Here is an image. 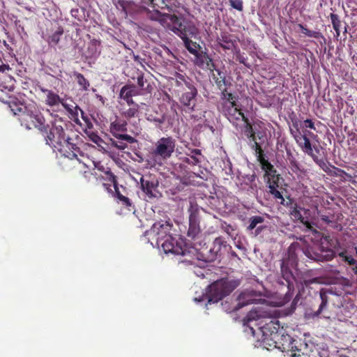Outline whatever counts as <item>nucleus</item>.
Segmentation results:
<instances>
[{"label": "nucleus", "mask_w": 357, "mask_h": 357, "mask_svg": "<svg viewBox=\"0 0 357 357\" xmlns=\"http://www.w3.org/2000/svg\"><path fill=\"white\" fill-rule=\"evenodd\" d=\"M239 285V280L228 278L218 280L208 286L205 296L200 299L195 298V301H202L206 298L208 303H218L229 296Z\"/></svg>", "instance_id": "f257e3e1"}, {"label": "nucleus", "mask_w": 357, "mask_h": 357, "mask_svg": "<svg viewBox=\"0 0 357 357\" xmlns=\"http://www.w3.org/2000/svg\"><path fill=\"white\" fill-rule=\"evenodd\" d=\"M280 328V325L278 320H271L267 324L266 328L263 331L264 337L261 342L264 348L268 350L277 349V342L280 337L278 332Z\"/></svg>", "instance_id": "f03ea898"}, {"label": "nucleus", "mask_w": 357, "mask_h": 357, "mask_svg": "<svg viewBox=\"0 0 357 357\" xmlns=\"http://www.w3.org/2000/svg\"><path fill=\"white\" fill-rule=\"evenodd\" d=\"M257 296H259L258 292L254 290H245L242 291L237 297L236 303L233 307L232 311H238L243 307L253 303L268 305V301H266L265 299L255 298V297Z\"/></svg>", "instance_id": "7ed1b4c3"}, {"label": "nucleus", "mask_w": 357, "mask_h": 357, "mask_svg": "<svg viewBox=\"0 0 357 357\" xmlns=\"http://www.w3.org/2000/svg\"><path fill=\"white\" fill-rule=\"evenodd\" d=\"M175 142L172 137H162L155 144L153 151L155 155L160 156L163 159L169 158L174 151Z\"/></svg>", "instance_id": "20e7f679"}, {"label": "nucleus", "mask_w": 357, "mask_h": 357, "mask_svg": "<svg viewBox=\"0 0 357 357\" xmlns=\"http://www.w3.org/2000/svg\"><path fill=\"white\" fill-rule=\"evenodd\" d=\"M271 318V317H266L262 314H247L246 316L242 319L241 321L243 326L248 327L252 333L254 334V327H257L259 329L264 331L268 324L265 322V319Z\"/></svg>", "instance_id": "39448f33"}, {"label": "nucleus", "mask_w": 357, "mask_h": 357, "mask_svg": "<svg viewBox=\"0 0 357 357\" xmlns=\"http://www.w3.org/2000/svg\"><path fill=\"white\" fill-rule=\"evenodd\" d=\"M227 96V100L225 101L223 106L225 115L234 123L236 120L242 119L243 121L245 119L244 114L239 110L236 103L230 100L233 99L232 94L228 93Z\"/></svg>", "instance_id": "423d86ee"}, {"label": "nucleus", "mask_w": 357, "mask_h": 357, "mask_svg": "<svg viewBox=\"0 0 357 357\" xmlns=\"http://www.w3.org/2000/svg\"><path fill=\"white\" fill-rule=\"evenodd\" d=\"M185 91H184L181 95L180 101L183 105L187 106L191 110H193L196 105V96L197 95V90L189 82H185Z\"/></svg>", "instance_id": "0eeeda50"}, {"label": "nucleus", "mask_w": 357, "mask_h": 357, "mask_svg": "<svg viewBox=\"0 0 357 357\" xmlns=\"http://www.w3.org/2000/svg\"><path fill=\"white\" fill-rule=\"evenodd\" d=\"M296 342V341L289 335L280 333V337L277 342V349L282 352H286L288 356L291 350H294L297 347Z\"/></svg>", "instance_id": "6e6552de"}, {"label": "nucleus", "mask_w": 357, "mask_h": 357, "mask_svg": "<svg viewBox=\"0 0 357 357\" xmlns=\"http://www.w3.org/2000/svg\"><path fill=\"white\" fill-rule=\"evenodd\" d=\"M171 228L172 225L167 221L158 222L153 224L149 232L151 234L158 236L157 241L158 242L159 240H162L167 236Z\"/></svg>", "instance_id": "1a4fd4ad"}, {"label": "nucleus", "mask_w": 357, "mask_h": 357, "mask_svg": "<svg viewBox=\"0 0 357 357\" xmlns=\"http://www.w3.org/2000/svg\"><path fill=\"white\" fill-rule=\"evenodd\" d=\"M304 253L309 259L318 261H330L334 257V253L331 250L318 252L314 251L312 248H307L305 250Z\"/></svg>", "instance_id": "9d476101"}, {"label": "nucleus", "mask_w": 357, "mask_h": 357, "mask_svg": "<svg viewBox=\"0 0 357 357\" xmlns=\"http://www.w3.org/2000/svg\"><path fill=\"white\" fill-rule=\"evenodd\" d=\"M161 25L173 31L174 33H176L178 30H181V28H182V22L178 17L170 14L164 13L163 19L161 20Z\"/></svg>", "instance_id": "9b49d317"}, {"label": "nucleus", "mask_w": 357, "mask_h": 357, "mask_svg": "<svg viewBox=\"0 0 357 357\" xmlns=\"http://www.w3.org/2000/svg\"><path fill=\"white\" fill-rule=\"evenodd\" d=\"M198 33L197 29L192 24H182L181 30H178L177 33L183 40L195 38Z\"/></svg>", "instance_id": "f8f14e48"}, {"label": "nucleus", "mask_w": 357, "mask_h": 357, "mask_svg": "<svg viewBox=\"0 0 357 357\" xmlns=\"http://www.w3.org/2000/svg\"><path fill=\"white\" fill-rule=\"evenodd\" d=\"M162 248L165 253H173L175 255L182 254L181 248L176 243L175 240L170 236L162 243Z\"/></svg>", "instance_id": "ddd939ff"}, {"label": "nucleus", "mask_w": 357, "mask_h": 357, "mask_svg": "<svg viewBox=\"0 0 357 357\" xmlns=\"http://www.w3.org/2000/svg\"><path fill=\"white\" fill-rule=\"evenodd\" d=\"M273 178V181H271V178H268V188L269 189V192L274 196L275 199H280V203L283 204L284 202V199L281 195V193L277 190V188L278 187V181L279 180V175H277L275 176V175H271Z\"/></svg>", "instance_id": "4468645a"}, {"label": "nucleus", "mask_w": 357, "mask_h": 357, "mask_svg": "<svg viewBox=\"0 0 357 357\" xmlns=\"http://www.w3.org/2000/svg\"><path fill=\"white\" fill-rule=\"evenodd\" d=\"M137 94V93L134 86L126 85L121 89L120 92V97L123 100H128L129 98H132V96Z\"/></svg>", "instance_id": "2eb2a0df"}, {"label": "nucleus", "mask_w": 357, "mask_h": 357, "mask_svg": "<svg viewBox=\"0 0 357 357\" xmlns=\"http://www.w3.org/2000/svg\"><path fill=\"white\" fill-rule=\"evenodd\" d=\"M142 190L147 195L149 198L155 197L153 190L155 188L153 182L145 181L143 178L140 180Z\"/></svg>", "instance_id": "dca6fc26"}, {"label": "nucleus", "mask_w": 357, "mask_h": 357, "mask_svg": "<svg viewBox=\"0 0 357 357\" xmlns=\"http://www.w3.org/2000/svg\"><path fill=\"white\" fill-rule=\"evenodd\" d=\"M218 43L222 48L226 50H231L234 47V40L229 36L226 34H223L218 38Z\"/></svg>", "instance_id": "f3484780"}, {"label": "nucleus", "mask_w": 357, "mask_h": 357, "mask_svg": "<svg viewBox=\"0 0 357 357\" xmlns=\"http://www.w3.org/2000/svg\"><path fill=\"white\" fill-rule=\"evenodd\" d=\"M197 63L202 65L204 63L206 64L208 68L211 69L213 67V63L212 59L206 54H197Z\"/></svg>", "instance_id": "a211bd4d"}, {"label": "nucleus", "mask_w": 357, "mask_h": 357, "mask_svg": "<svg viewBox=\"0 0 357 357\" xmlns=\"http://www.w3.org/2000/svg\"><path fill=\"white\" fill-rule=\"evenodd\" d=\"M45 91L47 92L46 100L47 105H49L50 106H54L61 102V100L57 94L53 93L51 91L46 90Z\"/></svg>", "instance_id": "6ab92c4d"}, {"label": "nucleus", "mask_w": 357, "mask_h": 357, "mask_svg": "<svg viewBox=\"0 0 357 357\" xmlns=\"http://www.w3.org/2000/svg\"><path fill=\"white\" fill-rule=\"evenodd\" d=\"M185 47L186 49L192 54L197 55L198 54V49L199 45L196 43L193 42L192 39L183 40Z\"/></svg>", "instance_id": "aec40b11"}, {"label": "nucleus", "mask_w": 357, "mask_h": 357, "mask_svg": "<svg viewBox=\"0 0 357 357\" xmlns=\"http://www.w3.org/2000/svg\"><path fill=\"white\" fill-rule=\"evenodd\" d=\"M298 144L302 148L303 151L305 153H306L307 154L312 157L314 156L311 143L310 142V139L307 137H305L303 139L302 143H299Z\"/></svg>", "instance_id": "412c9836"}, {"label": "nucleus", "mask_w": 357, "mask_h": 357, "mask_svg": "<svg viewBox=\"0 0 357 357\" xmlns=\"http://www.w3.org/2000/svg\"><path fill=\"white\" fill-rule=\"evenodd\" d=\"M199 229L194 217H190V227L188 231V236H195L199 233Z\"/></svg>", "instance_id": "4be33fe9"}, {"label": "nucleus", "mask_w": 357, "mask_h": 357, "mask_svg": "<svg viewBox=\"0 0 357 357\" xmlns=\"http://www.w3.org/2000/svg\"><path fill=\"white\" fill-rule=\"evenodd\" d=\"M280 268L283 278L288 282L289 278L291 276V273L289 268L288 263L284 260L282 261Z\"/></svg>", "instance_id": "5701e85b"}, {"label": "nucleus", "mask_w": 357, "mask_h": 357, "mask_svg": "<svg viewBox=\"0 0 357 357\" xmlns=\"http://www.w3.org/2000/svg\"><path fill=\"white\" fill-rule=\"evenodd\" d=\"M244 122V132L245 135L249 137L252 138L253 140H255V133L252 132V128L250 125V123L248 122V119H245L243 120Z\"/></svg>", "instance_id": "b1692460"}, {"label": "nucleus", "mask_w": 357, "mask_h": 357, "mask_svg": "<svg viewBox=\"0 0 357 357\" xmlns=\"http://www.w3.org/2000/svg\"><path fill=\"white\" fill-rule=\"evenodd\" d=\"M264 219L261 216H253L250 218V225L248 227V229L249 230H252L255 229L257 225L259 223H262L264 222Z\"/></svg>", "instance_id": "393cba45"}, {"label": "nucleus", "mask_w": 357, "mask_h": 357, "mask_svg": "<svg viewBox=\"0 0 357 357\" xmlns=\"http://www.w3.org/2000/svg\"><path fill=\"white\" fill-rule=\"evenodd\" d=\"M301 211H304L305 213L307 212V210H305L301 207H296L291 211V215L296 220H298L301 222H303V217L301 214Z\"/></svg>", "instance_id": "a878e982"}, {"label": "nucleus", "mask_w": 357, "mask_h": 357, "mask_svg": "<svg viewBox=\"0 0 357 357\" xmlns=\"http://www.w3.org/2000/svg\"><path fill=\"white\" fill-rule=\"evenodd\" d=\"M164 13H160L158 10H153L149 13V18L152 20L158 21L161 24V20L163 19Z\"/></svg>", "instance_id": "bb28decb"}, {"label": "nucleus", "mask_w": 357, "mask_h": 357, "mask_svg": "<svg viewBox=\"0 0 357 357\" xmlns=\"http://www.w3.org/2000/svg\"><path fill=\"white\" fill-rule=\"evenodd\" d=\"M331 18L333 28L336 31L337 35H339L340 34V26L341 22L338 18V16L335 14H331Z\"/></svg>", "instance_id": "cd10ccee"}, {"label": "nucleus", "mask_w": 357, "mask_h": 357, "mask_svg": "<svg viewBox=\"0 0 357 357\" xmlns=\"http://www.w3.org/2000/svg\"><path fill=\"white\" fill-rule=\"evenodd\" d=\"M75 76L76 77L78 84L80 86H82L84 89H86L87 87L89 86V84L84 77V76L80 73H75Z\"/></svg>", "instance_id": "c85d7f7f"}, {"label": "nucleus", "mask_w": 357, "mask_h": 357, "mask_svg": "<svg viewBox=\"0 0 357 357\" xmlns=\"http://www.w3.org/2000/svg\"><path fill=\"white\" fill-rule=\"evenodd\" d=\"M261 163H262V168L266 172V173L265 174L266 176L268 174L271 175V173L275 172V170L273 169V166L268 161H265L264 160V161H261Z\"/></svg>", "instance_id": "c756f323"}, {"label": "nucleus", "mask_w": 357, "mask_h": 357, "mask_svg": "<svg viewBox=\"0 0 357 357\" xmlns=\"http://www.w3.org/2000/svg\"><path fill=\"white\" fill-rule=\"evenodd\" d=\"M339 256L341 257L343 260L347 262L349 265L357 264V261L351 256L347 255L346 252H340Z\"/></svg>", "instance_id": "7c9ffc66"}, {"label": "nucleus", "mask_w": 357, "mask_h": 357, "mask_svg": "<svg viewBox=\"0 0 357 357\" xmlns=\"http://www.w3.org/2000/svg\"><path fill=\"white\" fill-rule=\"evenodd\" d=\"M289 357H309L306 354L303 353L301 349L297 347L291 350V353L288 355Z\"/></svg>", "instance_id": "2f4dec72"}, {"label": "nucleus", "mask_w": 357, "mask_h": 357, "mask_svg": "<svg viewBox=\"0 0 357 357\" xmlns=\"http://www.w3.org/2000/svg\"><path fill=\"white\" fill-rule=\"evenodd\" d=\"M114 136L119 139L125 140L129 143H134L136 141L134 137L128 135L115 134Z\"/></svg>", "instance_id": "473e14b6"}, {"label": "nucleus", "mask_w": 357, "mask_h": 357, "mask_svg": "<svg viewBox=\"0 0 357 357\" xmlns=\"http://www.w3.org/2000/svg\"><path fill=\"white\" fill-rule=\"evenodd\" d=\"M63 107L67 110L70 113L73 114V113H76L77 110H79L82 114H83V111L78 107V106H75V112H74L73 110V108H72V106H70V105H68L67 102L61 100V102H60Z\"/></svg>", "instance_id": "72a5a7b5"}, {"label": "nucleus", "mask_w": 357, "mask_h": 357, "mask_svg": "<svg viewBox=\"0 0 357 357\" xmlns=\"http://www.w3.org/2000/svg\"><path fill=\"white\" fill-rule=\"evenodd\" d=\"M126 126L125 123H114L112 124V130L114 131H126Z\"/></svg>", "instance_id": "f704fd0d"}, {"label": "nucleus", "mask_w": 357, "mask_h": 357, "mask_svg": "<svg viewBox=\"0 0 357 357\" xmlns=\"http://www.w3.org/2000/svg\"><path fill=\"white\" fill-rule=\"evenodd\" d=\"M229 2L234 8L240 11L243 10V3L241 0H229Z\"/></svg>", "instance_id": "c9c22d12"}, {"label": "nucleus", "mask_w": 357, "mask_h": 357, "mask_svg": "<svg viewBox=\"0 0 357 357\" xmlns=\"http://www.w3.org/2000/svg\"><path fill=\"white\" fill-rule=\"evenodd\" d=\"M62 34V31H57L54 33L50 37V43H53L54 44H57L60 40V36Z\"/></svg>", "instance_id": "e433bc0d"}, {"label": "nucleus", "mask_w": 357, "mask_h": 357, "mask_svg": "<svg viewBox=\"0 0 357 357\" xmlns=\"http://www.w3.org/2000/svg\"><path fill=\"white\" fill-rule=\"evenodd\" d=\"M146 82V80L144 79L143 75H139L137 77V84L139 87H140L142 89H145V83Z\"/></svg>", "instance_id": "4c0bfd02"}, {"label": "nucleus", "mask_w": 357, "mask_h": 357, "mask_svg": "<svg viewBox=\"0 0 357 357\" xmlns=\"http://www.w3.org/2000/svg\"><path fill=\"white\" fill-rule=\"evenodd\" d=\"M137 109L136 108H130L127 111L125 112V115L127 117H132L137 113Z\"/></svg>", "instance_id": "58836bf2"}, {"label": "nucleus", "mask_w": 357, "mask_h": 357, "mask_svg": "<svg viewBox=\"0 0 357 357\" xmlns=\"http://www.w3.org/2000/svg\"><path fill=\"white\" fill-rule=\"evenodd\" d=\"M118 198L122 201L127 206H130V200L128 197L118 193Z\"/></svg>", "instance_id": "ea45409f"}, {"label": "nucleus", "mask_w": 357, "mask_h": 357, "mask_svg": "<svg viewBox=\"0 0 357 357\" xmlns=\"http://www.w3.org/2000/svg\"><path fill=\"white\" fill-rule=\"evenodd\" d=\"M112 144L119 150H123L127 146V145L123 142L118 143L117 142H113Z\"/></svg>", "instance_id": "a19ab883"}, {"label": "nucleus", "mask_w": 357, "mask_h": 357, "mask_svg": "<svg viewBox=\"0 0 357 357\" xmlns=\"http://www.w3.org/2000/svg\"><path fill=\"white\" fill-rule=\"evenodd\" d=\"M305 137V135H302L301 132H298V134L294 135V138L298 144L302 143V141Z\"/></svg>", "instance_id": "79ce46f5"}, {"label": "nucleus", "mask_w": 357, "mask_h": 357, "mask_svg": "<svg viewBox=\"0 0 357 357\" xmlns=\"http://www.w3.org/2000/svg\"><path fill=\"white\" fill-rule=\"evenodd\" d=\"M187 162L189 164L197 165V164L199 163L201 161H200V160L199 158H197L195 156L192 155V156H191V160L190 159H188Z\"/></svg>", "instance_id": "37998d69"}, {"label": "nucleus", "mask_w": 357, "mask_h": 357, "mask_svg": "<svg viewBox=\"0 0 357 357\" xmlns=\"http://www.w3.org/2000/svg\"><path fill=\"white\" fill-rule=\"evenodd\" d=\"M305 123L307 127L312 128V129H314V123L311 120H310V119L305 120Z\"/></svg>", "instance_id": "c03bdc74"}, {"label": "nucleus", "mask_w": 357, "mask_h": 357, "mask_svg": "<svg viewBox=\"0 0 357 357\" xmlns=\"http://www.w3.org/2000/svg\"><path fill=\"white\" fill-rule=\"evenodd\" d=\"M54 132H56L57 134L59 135V136H61V135L63 133V130L62 128V127H56L54 130H53V132L54 133Z\"/></svg>", "instance_id": "a18cd8bd"}, {"label": "nucleus", "mask_w": 357, "mask_h": 357, "mask_svg": "<svg viewBox=\"0 0 357 357\" xmlns=\"http://www.w3.org/2000/svg\"><path fill=\"white\" fill-rule=\"evenodd\" d=\"M116 6L117 7H121L122 10L124 12V10H125V2H124V0H119L117 1V4H116Z\"/></svg>", "instance_id": "49530a36"}, {"label": "nucleus", "mask_w": 357, "mask_h": 357, "mask_svg": "<svg viewBox=\"0 0 357 357\" xmlns=\"http://www.w3.org/2000/svg\"><path fill=\"white\" fill-rule=\"evenodd\" d=\"M124 2H125V10H124V13H128V8H130V6H131L132 2H131V1H126V0H124Z\"/></svg>", "instance_id": "de8ad7c7"}, {"label": "nucleus", "mask_w": 357, "mask_h": 357, "mask_svg": "<svg viewBox=\"0 0 357 357\" xmlns=\"http://www.w3.org/2000/svg\"><path fill=\"white\" fill-rule=\"evenodd\" d=\"M320 296H321V298L322 300V303H321V305H325L326 304V294L323 291H321L320 292Z\"/></svg>", "instance_id": "09e8293b"}, {"label": "nucleus", "mask_w": 357, "mask_h": 357, "mask_svg": "<svg viewBox=\"0 0 357 357\" xmlns=\"http://www.w3.org/2000/svg\"><path fill=\"white\" fill-rule=\"evenodd\" d=\"M304 225H305V227L308 229H310V230H312V227L311 225V224L307 222V221H305L303 220V222H301Z\"/></svg>", "instance_id": "8fccbe9b"}, {"label": "nucleus", "mask_w": 357, "mask_h": 357, "mask_svg": "<svg viewBox=\"0 0 357 357\" xmlns=\"http://www.w3.org/2000/svg\"><path fill=\"white\" fill-rule=\"evenodd\" d=\"M191 153L195 154V155H201V151L199 149H193L191 151Z\"/></svg>", "instance_id": "3c124183"}, {"label": "nucleus", "mask_w": 357, "mask_h": 357, "mask_svg": "<svg viewBox=\"0 0 357 357\" xmlns=\"http://www.w3.org/2000/svg\"><path fill=\"white\" fill-rule=\"evenodd\" d=\"M299 300V296L298 295H297L295 298L294 299V301H293V303H292V306L297 304V302Z\"/></svg>", "instance_id": "603ef678"}, {"label": "nucleus", "mask_w": 357, "mask_h": 357, "mask_svg": "<svg viewBox=\"0 0 357 357\" xmlns=\"http://www.w3.org/2000/svg\"><path fill=\"white\" fill-rule=\"evenodd\" d=\"M255 146H256V149L259 150V152L261 153L262 151V150L260 148V146H259V144H257V142H255Z\"/></svg>", "instance_id": "864d4df0"}, {"label": "nucleus", "mask_w": 357, "mask_h": 357, "mask_svg": "<svg viewBox=\"0 0 357 357\" xmlns=\"http://www.w3.org/2000/svg\"><path fill=\"white\" fill-rule=\"evenodd\" d=\"M126 100V101L128 102V104H129V105H130V104H133V100H132V99L131 98H129V99H128V100Z\"/></svg>", "instance_id": "5fc2aeb1"}, {"label": "nucleus", "mask_w": 357, "mask_h": 357, "mask_svg": "<svg viewBox=\"0 0 357 357\" xmlns=\"http://www.w3.org/2000/svg\"><path fill=\"white\" fill-rule=\"evenodd\" d=\"M100 139L99 137L98 136H96L93 139V142H95V143H98V141Z\"/></svg>", "instance_id": "6e6d98bb"}, {"label": "nucleus", "mask_w": 357, "mask_h": 357, "mask_svg": "<svg viewBox=\"0 0 357 357\" xmlns=\"http://www.w3.org/2000/svg\"><path fill=\"white\" fill-rule=\"evenodd\" d=\"M255 174H252V175H251V176L249 177V178H248V179H249L250 181H254V180H255Z\"/></svg>", "instance_id": "4d7b16f0"}, {"label": "nucleus", "mask_w": 357, "mask_h": 357, "mask_svg": "<svg viewBox=\"0 0 357 357\" xmlns=\"http://www.w3.org/2000/svg\"><path fill=\"white\" fill-rule=\"evenodd\" d=\"M70 137H68L66 139H65V141L70 145H73V144H71L70 142Z\"/></svg>", "instance_id": "13d9d810"}, {"label": "nucleus", "mask_w": 357, "mask_h": 357, "mask_svg": "<svg viewBox=\"0 0 357 357\" xmlns=\"http://www.w3.org/2000/svg\"><path fill=\"white\" fill-rule=\"evenodd\" d=\"M288 288L289 291L291 290V284L288 282Z\"/></svg>", "instance_id": "bf43d9fd"}, {"label": "nucleus", "mask_w": 357, "mask_h": 357, "mask_svg": "<svg viewBox=\"0 0 357 357\" xmlns=\"http://www.w3.org/2000/svg\"><path fill=\"white\" fill-rule=\"evenodd\" d=\"M138 59H139V56H135V61H138Z\"/></svg>", "instance_id": "052dcab7"}, {"label": "nucleus", "mask_w": 357, "mask_h": 357, "mask_svg": "<svg viewBox=\"0 0 357 357\" xmlns=\"http://www.w3.org/2000/svg\"><path fill=\"white\" fill-rule=\"evenodd\" d=\"M322 220H324V221H326L327 218H323Z\"/></svg>", "instance_id": "680f3d73"}, {"label": "nucleus", "mask_w": 357, "mask_h": 357, "mask_svg": "<svg viewBox=\"0 0 357 357\" xmlns=\"http://www.w3.org/2000/svg\"><path fill=\"white\" fill-rule=\"evenodd\" d=\"M278 315H280L281 314H278ZM283 315H287L288 314L287 313H285V314H282Z\"/></svg>", "instance_id": "e2e57ef3"}, {"label": "nucleus", "mask_w": 357, "mask_h": 357, "mask_svg": "<svg viewBox=\"0 0 357 357\" xmlns=\"http://www.w3.org/2000/svg\"><path fill=\"white\" fill-rule=\"evenodd\" d=\"M321 307H322V305H321ZM321 310V307H320V309L319 310ZM317 313H319V311H317Z\"/></svg>", "instance_id": "0e129e2a"}, {"label": "nucleus", "mask_w": 357, "mask_h": 357, "mask_svg": "<svg viewBox=\"0 0 357 357\" xmlns=\"http://www.w3.org/2000/svg\"><path fill=\"white\" fill-rule=\"evenodd\" d=\"M355 250H356V255H357V248H355Z\"/></svg>", "instance_id": "69168bd1"}]
</instances>
